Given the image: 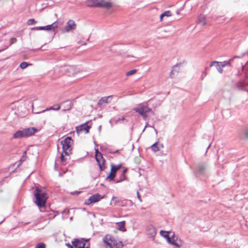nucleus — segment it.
Instances as JSON below:
<instances>
[{
  "label": "nucleus",
  "mask_w": 248,
  "mask_h": 248,
  "mask_svg": "<svg viewBox=\"0 0 248 248\" xmlns=\"http://www.w3.org/2000/svg\"><path fill=\"white\" fill-rule=\"evenodd\" d=\"M117 227L119 228V229L120 231H125V229L124 227H125V221H124L118 222V223H117Z\"/></svg>",
  "instance_id": "obj_21"
},
{
  "label": "nucleus",
  "mask_w": 248,
  "mask_h": 248,
  "mask_svg": "<svg viewBox=\"0 0 248 248\" xmlns=\"http://www.w3.org/2000/svg\"><path fill=\"white\" fill-rule=\"evenodd\" d=\"M169 232H167L165 231L161 230L160 232V235L163 237L165 238L167 241H170V237L169 235Z\"/></svg>",
  "instance_id": "obj_19"
},
{
  "label": "nucleus",
  "mask_w": 248,
  "mask_h": 248,
  "mask_svg": "<svg viewBox=\"0 0 248 248\" xmlns=\"http://www.w3.org/2000/svg\"><path fill=\"white\" fill-rule=\"evenodd\" d=\"M177 68L176 66H174L172 67L171 71H170V77L172 78H174L173 75V71L175 70V69Z\"/></svg>",
  "instance_id": "obj_30"
},
{
  "label": "nucleus",
  "mask_w": 248,
  "mask_h": 248,
  "mask_svg": "<svg viewBox=\"0 0 248 248\" xmlns=\"http://www.w3.org/2000/svg\"><path fill=\"white\" fill-rule=\"evenodd\" d=\"M164 16H162V14L160 15V20H162V18Z\"/></svg>",
  "instance_id": "obj_42"
},
{
  "label": "nucleus",
  "mask_w": 248,
  "mask_h": 248,
  "mask_svg": "<svg viewBox=\"0 0 248 248\" xmlns=\"http://www.w3.org/2000/svg\"><path fill=\"white\" fill-rule=\"evenodd\" d=\"M217 62V61H213V62H212L210 63V65H209V67H212L213 66H214V64H216L217 65V62Z\"/></svg>",
  "instance_id": "obj_35"
},
{
  "label": "nucleus",
  "mask_w": 248,
  "mask_h": 248,
  "mask_svg": "<svg viewBox=\"0 0 248 248\" xmlns=\"http://www.w3.org/2000/svg\"><path fill=\"white\" fill-rule=\"evenodd\" d=\"M127 171V169H125L124 170H123V172L122 173H123V178H122V180H124L125 178V175L124 174Z\"/></svg>",
  "instance_id": "obj_32"
},
{
  "label": "nucleus",
  "mask_w": 248,
  "mask_h": 248,
  "mask_svg": "<svg viewBox=\"0 0 248 248\" xmlns=\"http://www.w3.org/2000/svg\"><path fill=\"white\" fill-rule=\"evenodd\" d=\"M121 120H122V121L124 120H125V117H122V118L121 119Z\"/></svg>",
  "instance_id": "obj_43"
},
{
  "label": "nucleus",
  "mask_w": 248,
  "mask_h": 248,
  "mask_svg": "<svg viewBox=\"0 0 248 248\" xmlns=\"http://www.w3.org/2000/svg\"><path fill=\"white\" fill-rule=\"evenodd\" d=\"M58 26L56 22H54L51 25H48L44 27H35L31 28V30H52L54 31L58 28Z\"/></svg>",
  "instance_id": "obj_10"
},
{
  "label": "nucleus",
  "mask_w": 248,
  "mask_h": 248,
  "mask_svg": "<svg viewBox=\"0 0 248 248\" xmlns=\"http://www.w3.org/2000/svg\"><path fill=\"white\" fill-rule=\"evenodd\" d=\"M205 70H208V67H205Z\"/></svg>",
  "instance_id": "obj_45"
},
{
  "label": "nucleus",
  "mask_w": 248,
  "mask_h": 248,
  "mask_svg": "<svg viewBox=\"0 0 248 248\" xmlns=\"http://www.w3.org/2000/svg\"><path fill=\"white\" fill-rule=\"evenodd\" d=\"M29 65V64L27 62H22L20 64L19 67L23 69L26 68Z\"/></svg>",
  "instance_id": "obj_25"
},
{
  "label": "nucleus",
  "mask_w": 248,
  "mask_h": 248,
  "mask_svg": "<svg viewBox=\"0 0 248 248\" xmlns=\"http://www.w3.org/2000/svg\"><path fill=\"white\" fill-rule=\"evenodd\" d=\"M64 69L65 70L66 74L69 76H74L77 73L76 68L73 65L65 66Z\"/></svg>",
  "instance_id": "obj_15"
},
{
  "label": "nucleus",
  "mask_w": 248,
  "mask_h": 248,
  "mask_svg": "<svg viewBox=\"0 0 248 248\" xmlns=\"http://www.w3.org/2000/svg\"><path fill=\"white\" fill-rule=\"evenodd\" d=\"M76 28V25L74 21L69 20L67 22V26H66L63 29V32H68L71 30H74Z\"/></svg>",
  "instance_id": "obj_13"
},
{
  "label": "nucleus",
  "mask_w": 248,
  "mask_h": 248,
  "mask_svg": "<svg viewBox=\"0 0 248 248\" xmlns=\"http://www.w3.org/2000/svg\"><path fill=\"white\" fill-rule=\"evenodd\" d=\"M35 197L34 203L41 209L44 207L47 199V194L45 190L41 187L36 186L33 192Z\"/></svg>",
  "instance_id": "obj_1"
},
{
  "label": "nucleus",
  "mask_w": 248,
  "mask_h": 248,
  "mask_svg": "<svg viewBox=\"0 0 248 248\" xmlns=\"http://www.w3.org/2000/svg\"><path fill=\"white\" fill-rule=\"evenodd\" d=\"M171 16V14L170 11H166L164 12L163 14H162V16Z\"/></svg>",
  "instance_id": "obj_26"
},
{
  "label": "nucleus",
  "mask_w": 248,
  "mask_h": 248,
  "mask_svg": "<svg viewBox=\"0 0 248 248\" xmlns=\"http://www.w3.org/2000/svg\"><path fill=\"white\" fill-rule=\"evenodd\" d=\"M35 248H45V245L44 243H39L37 245Z\"/></svg>",
  "instance_id": "obj_31"
},
{
  "label": "nucleus",
  "mask_w": 248,
  "mask_h": 248,
  "mask_svg": "<svg viewBox=\"0 0 248 248\" xmlns=\"http://www.w3.org/2000/svg\"><path fill=\"white\" fill-rule=\"evenodd\" d=\"M121 166V164L118 165H112L111 166L110 173L109 175L108 176L106 179L109 180V181L113 180L116 176V171L120 169Z\"/></svg>",
  "instance_id": "obj_11"
},
{
  "label": "nucleus",
  "mask_w": 248,
  "mask_h": 248,
  "mask_svg": "<svg viewBox=\"0 0 248 248\" xmlns=\"http://www.w3.org/2000/svg\"><path fill=\"white\" fill-rule=\"evenodd\" d=\"M137 197H138V199L139 200V201L140 202H141L142 200H141V197L140 196V193L138 191L137 192Z\"/></svg>",
  "instance_id": "obj_37"
},
{
  "label": "nucleus",
  "mask_w": 248,
  "mask_h": 248,
  "mask_svg": "<svg viewBox=\"0 0 248 248\" xmlns=\"http://www.w3.org/2000/svg\"><path fill=\"white\" fill-rule=\"evenodd\" d=\"M136 71H137V70L136 69H133V70H130V71H128L127 72H126V76H129L132 75H133L136 72Z\"/></svg>",
  "instance_id": "obj_28"
},
{
  "label": "nucleus",
  "mask_w": 248,
  "mask_h": 248,
  "mask_svg": "<svg viewBox=\"0 0 248 248\" xmlns=\"http://www.w3.org/2000/svg\"><path fill=\"white\" fill-rule=\"evenodd\" d=\"M216 66L217 71L219 73L221 74L223 72V67H221V65L220 64V62H217Z\"/></svg>",
  "instance_id": "obj_23"
},
{
  "label": "nucleus",
  "mask_w": 248,
  "mask_h": 248,
  "mask_svg": "<svg viewBox=\"0 0 248 248\" xmlns=\"http://www.w3.org/2000/svg\"><path fill=\"white\" fill-rule=\"evenodd\" d=\"M38 132V130L34 127L24 128L21 130L17 131L14 135L13 138L15 139L27 138L33 135Z\"/></svg>",
  "instance_id": "obj_2"
},
{
  "label": "nucleus",
  "mask_w": 248,
  "mask_h": 248,
  "mask_svg": "<svg viewBox=\"0 0 248 248\" xmlns=\"http://www.w3.org/2000/svg\"><path fill=\"white\" fill-rule=\"evenodd\" d=\"M86 4L88 7H97L110 8L112 4L110 2L104 0H86Z\"/></svg>",
  "instance_id": "obj_4"
},
{
  "label": "nucleus",
  "mask_w": 248,
  "mask_h": 248,
  "mask_svg": "<svg viewBox=\"0 0 248 248\" xmlns=\"http://www.w3.org/2000/svg\"><path fill=\"white\" fill-rule=\"evenodd\" d=\"M120 120H121V119H120V118H118V119H116V120H115L114 121V123H115V124H117V123H118V122H119V121H120Z\"/></svg>",
  "instance_id": "obj_41"
},
{
  "label": "nucleus",
  "mask_w": 248,
  "mask_h": 248,
  "mask_svg": "<svg viewBox=\"0 0 248 248\" xmlns=\"http://www.w3.org/2000/svg\"><path fill=\"white\" fill-rule=\"evenodd\" d=\"M236 58H239V56H234L233 58L230 59L228 62L224 61L223 62H219L220 64L221 65V67H222L223 68L225 66H226V65L230 66L231 62L232 61L233 59Z\"/></svg>",
  "instance_id": "obj_18"
},
{
  "label": "nucleus",
  "mask_w": 248,
  "mask_h": 248,
  "mask_svg": "<svg viewBox=\"0 0 248 248\" xmlns=\"http://www.w3.org/2000/svg\"><path fill=\"white\" fill-rule=\"evenodd\" d=\"M101 196L99 194H95L91 196L89 199L86 200L84 204L86 205H90L92 203H95L99 201L101 199Z\"/></svg>",
  "instance_id": "obj_12"
},
{
  "label": "nucleus",
  "mask_w": 248,
  "mask_h": 248,
  "mask_svg": "<svg viewBox=\"0 0 248 248\" xmlns=\"http://www.w3.org/2000/svg\"><path fill=\"white\" fill-rule=\"evenodd\" d=\"M72 244L76 248H89L90 244L88 240L75 239Z\"/></svg>",
  "instance_id": "obj_7"
},
{
  "label": "nucleus",
  "mask_w": 248,
  "mask_h": 248,
  "mask_svg": "<svg viewBox=\"0 0 248 248\" xmlns=\"http://www.w3.org/2000/svg\"><path fill=\"white\" fill-rule=\"evenodd\" d=\"M147 126H150V127H151V126H149V125L148 123H146V125H145V126L144 128V129H143V131H144V130H145V128H146ZM152 127H153V126H152Z\"/></svg>",
  "instance_id": "obj_40"
},
{
  "label": "nucleus",
  "mask_w": 248,
  "mask_h": 248,
  "mask_svg": "<svg viewBox=\"0 0 248 248\" xmlns=\"http://www.w3.org/2000/svg\"><path fill=\"white\" fill-rule=\"evenodd\" d=\"M122 178H123V173H122L120 176V180L117 181V182L116 183H120V182H121L123 181H124V180H122Z\"/></svg>",
  "instance_id": "obj_38"
},
{
  "label": "nucleus",
  "mask_w": 248,
  "mask_h": 248,
  "mask_svg": "<svg viewBox=\"0 0 248 248\" xmlns=\"http://www.w3.org/2000/svg\"><path fill=\"white\" fill-rule=\"evenodd\" d=\"M199 22L202 25H205V22L204 21V17L203 16H200L199 17Z\"/></svg>",
  "instance_id": "obj_24"
},
{
  "label": "nucleus",
  "mask_w": 248,
  "mask_h": 248,
  "mask_svg": "<svg viewBox=\"0 0 248 248\" xmlns=\"http://www.w3.org/2000/svg\"><path fill=\"white\" fill-rule=\"evenodd\" d=\"M134 110L138 112L142 116L144 120L147 119V114L149 112H152V109L148 108L147 106L142 104H139L137 107L134 108Z\"/></svg>",
  "instance_id": "obj_5"
},
{
  "label": "nucleus",
  "mask_w": 248,
  "mask_h": 248,
  "mask_svg": "<svg viewBox=\"0 0 248 248\" xmlns=\"http://www.w3.org/2000/svg\"><path fill=\"white\" fill-rule=\"evenodd\" d=\"M36 23V21L33 18L30 19L27 21V24L29 25H33Z\"/></svg>",
  "instance_id": "obj_29"
},
{
  "label": "nucleus",
  "mask_w": 248,
  "mask_h": 248,
  "mask_svg": "<svg viewBox=\"0 0 248 248\" xmlns=\"http://www.w3.org/2000/svg\"><path fill=\"white\" fill-rule=\"evenodd\" d=\"M119 152V151L118 150H116L114 153H118Z\"/></svg>",
  "instance_id": "obj_46"
},
{
  "label": "nucleus",
  "mask_w": 248,
  "mask_h": 248,
  "mask_svg": "<svg viewBox=\"0 0 248 248\" xmlns=\"http://www.w3.org/2000/svg\"><path fill=\"white\" fill-rule=\"evenodd\" d=\"M168 242L177 248L181 247L183 244V242L181 239L175 236L174 234L170 237V241H168Z\"/></svg>",
  "instance_id": "obj_9"
},
{
  "label": "nucleus",
  "mask_w": 248,
  "mask_h": 248,
  "mask_svg": "<svg viewBox=\"0 0 248 248\" xmlns=\"http://www.w3.org/2000/svg\"><path fill=\"white\" fill-rule=\"evenodd\" d=\"M244 138H245V139H248V131H245V132L244 133Z\"/></svg>",
  "instance_id": "obj_36"
},
{
  "label": "nucleus",
  "mask_w": 248,
  "mask_h": 248,
  "mask_svg": "<svg viewBox=\"0 0 248 248\" xmlns=\"http://www.w3.org/2000/svg\"><path fill=\"white\" fill-rule=\"evenodd\" d=\"M69 213V209H64L62 212V214H63H63L68 215Z\"/></svg>",
  "instance_id": "obj_33"
},
{
  "label": "nucleus",
  "mask_w": 248,
  "mask_h": 248,
  "mask_svg": "<svg viewBox=\"0 0 248 248\" xmlns=\"http://www.w3.org/2000/svg\"><path fill=\"white\" fill-rule=\"evenodd\" d=\"M203 74H204V76L205 77L207 75V73L206 72H204Z\"/></svg>",
  "instance_id": "obj_44"
},
{
  "label": "nucleus",
  "mask_w": 248,
  "mask_h": 248,
  "mask_svg": "<svg viewBox=\"0 0 248 248\" xmlns=\"http://www.w3.org/2000/svg\"><path fill=\"white\" fill-rule=\"evenodd\" d=\"M112 97V96L110 95L107 97H103L101 98L98 102V105L99 106H101L104 104H108L109 103L110 101L109 100V99L111 98Z\"/></svg>",
  "instance_id": "obj_16"
},
{
  "label": "nucleus",
  "mask_w": 248,
  "mask_h": 248,
  "mask_svg": "<svg viewBox=\"0 0 248 248\" xmlns=\"http://www.w3.org/2000/svg\"><path fill=\"white\" fill-rule=\"evenodd\" d=\"M61 106L59 104L55 105L53 106L49 107L46 108V109L42 110L41 112H44L46 111L53 110H58L60 109Z\"/></svg>",
  "instance_id": "obj_17"
},
{
  "label": "nucleus",
  "mask_w": 248,
  "mask_h": 248,
  "mask_svg": "<svg viewBox=\"0 0 248 248\" xmlns=\"http://www.w3.org/2000/svg\"><path fill=\"white\" fill-rule=\"evenodd\" d=\"M152 151L155 152L158 151L159 150V147L158 146V142H155L153 144L151 147Z\"/></svg>",
  "instance_id": "obj_22"
},
{
  "label": "nucleus",
  "mask_w": 248,
  "mask_h": 248,
  "mask_svg": "<svg viewBox=\"0 0 248 248\" xmlns=\"http://www.w3.org/2000/svg\"><path fill=\"white\" fill-rule=\"evenodd\" d=\"M61 160L62 162H64L66 160V158L62 153L61 155Z\"/></svg>",
  "instance_id": "obj_34"
},
{
  "label": "nucleus",
  "mask_w": 248,
  "mask_h": 248,
  "mask_svg": "<svg viewBox=\"0 0 248 248\" xmlns=\"http://www.w3.org/2000/svg\"><path fill=\"white\" fill-rule=\"evenodd\" d=\"M151 231L152 232L150 233V235L152 237L154 236L156 234V230H155V228H154L152 226L151 227Z\"/></svg>",
  "instance_id": "obj_27"
},
{
  "label": "nucleus",
  "mask_w": 248,
  "mask_h": 248,
  "mask_svg": "<svg viewBox=\"0 0 248 248\" xmlns=\"http://www.w3.org/2000/svg\"><path fill=\"white\" fill-rule=\"evenodd\" d=\"M87 124L88 122H86L78 126H77L76 128L77 133L79 134L83 131H84L86 134L88 133L89 132V129H90V126H89Z\"/></svg>",
  "instance_id": "obj_14"
},
{
  "label": "nucleus",
  "mask_w": 248,
  "mask_h": 248,
  "mask_svg": "<svg viewBox=\"0 0 248 248\" xmlns=\"http://www.w3.org/2000/svg\"><path fill=\"white\" fill-rule=\"evenodd\" d=\"M95 158L100 170H104L106 168L105 165V160L103 157L102 154L97 149L95 150Z\"/></svg>",
  "instance_id": "obj_8"
},
{
  "label": "nucleus",
  "mask_w": 248,
  "mask_h": 248,
  "mask_svg": "<svg viewBox=\"0 0 248 248\" xmlns=\"http://www.w3.org/2000/svg\"><path fill=\"white\" fill-rule=\"evenodd\" d=\"M103 242L109 248H121L123 244L121 241L115 239L112 236L108 234L103 238Z\"/></svg>",
  "instance_id": "obj_3"
},
{
  "label": "nucleus",
  "mask_w": 248,
  "mask_h": 248,
  "mask_svg": "<svg viewBox=\"0 0 248 248\" xmlns=\"http://www.w3.org/2000/svg\"><path fill=\"white\" fill-rule=\"evenodd\" d=\"M66 245L68 248H74L69 243L66 244Z\"/></svg>",
  "instance_id": "obj_39"
},
{
  "label": "nucleus",
  "mask_w": 248,
  "mask_h": 248,
  "mask_svg": "<svg viewBox=\"0 0 248 248\" xmlns=\"http://www.w3.org/2000/svg\"><path fill=\"white\" fill-rule=\"evenodd\" d=\"M197 170L200 174H203L205 171V167L203 164H199L197 167Z\"/></svg>",
  "instance_id": "obj_20"
},
{
  "label": "nucleus",
  "mask_w": 248,
  "mask_h": 248,
  "mask_svg": "<svg viewBox=\"0 0 248 248\" xmlns=\"http://www.w3.org/2000/svg\"><path fill=\"white\" fill-rule=\"evenodd\" d=\"M72 141V139L70 137H68L64 140L61 141L63 152L66 155H68L71 154V151L72 150L71 144Z\"/></svg>",
  "instance_id": "obj_6"
},
{
  "label": "nucleus",
  "mask_w": 248,
  "mask_h": 248,
  "mask_svg": "<svg viewBox=\"0 0 248 248\" xmlns=\"http://www.w3.org/2000/svg\"><path fill=\"white\" fill-rule=\"evenodd\" d=\"M160 146H161V147H163L162 144H161V145H160Z\"/></svg>",
  "instance_id": "obj_47"
}]
</instances>
